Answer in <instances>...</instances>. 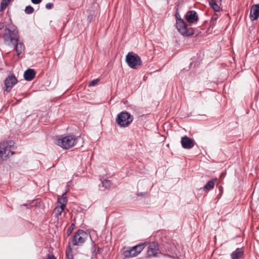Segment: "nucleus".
I'll use <instances>...</instances> for the list:
<instances>
[{"label":"nucleus","instance_id":"33","mask_svg":"<svg viewBox=\"0 0 259 259\" xmlns=\"http://www.w3.org/2000/svg\"><path fill=\"white\" fill-rule=\"evenodd\" d=\"M146 192H141L137 194V195L139 196H143L146 194Z\"/></svg>","mask_w":259,"mask_h":259},{"label":"nucleus","instance_id":"32","mask_svg":"<svg viewBox=\"0 0 259 259\" xmlns=\"http://www.w3.org/2000/svg\"><path fill=\"white\" fill-rule=\"evenodd\" d=\"M175 17H176V20H178L179 19H182L181 18V16H180V14L178 13H176L175 14Z\"/></svg>","mask_w":259,"mask_h":259},{"label":"nucleus","instance_id":"11","mask_svg":"<svg viewBox=\"0 0 259 259\" xmlns=\"http://www.w3.org/2000/svg\"><path fill=\"white\" fill-rule=\"evenodd\" d=\"M249 17L252 21H254L258 19L259 17V4L253 5L251 7Z\"/></svg>","mask_w":259,"mask_h":259},{"label":"nucleus","instance_id":"3","mask_svg":"<svg viewBox=\"0 0 259 259\" xmlns=\"http://www.w3.org/2000/svg\"><path fill=\"white\" fill-rule=\"evenodd\" d=\"M125 61L128 66L134 69H137L142 64L140 57L132 52L128 53L126 56Z\"/></svg>","mask_w":259,"mask_h":259},{"label":"nucleus","instance_id":"21","mask_svg":"<svg viewBox=\"0 0 259 259\" xmlns=\"http://www.w3.org/2000/svg\"><path fill=\"white\" fill-rule=\"evenodd\" d=\"M134 253H136L133 249V247H131L129 249L126 250L123 252V255L125 257L130 258L136 256L137 255H134Z\"/></svg>","mask_w":259,"mask_h":259},{"label":"nucleus","instance_id":"28","mask_svg":"<svg viewBox=\"0 0 259 259\" xmlns=\"http://www.w3.org/2000/svg\"><path fill=\"white\" fill-rule=\"evenodd\" d=\"M74 224H72L70 227L67 230V233L68 234V235H69L72 233V230L74 229Z\"/></svg>","mask_w":259,"mask_h":259},{"label":"nucleus","instance_id":"17","mask_svg":"<svg viewBox=\"0 0 259 259\" xmlns=\"http://www.w3.org/2000/svg\"><path fill=\"white\" fill-rule=\"evenodd\" d=\"M217 181V178L212 179L209 180L202 189L203 191H209L212 190L214 188L215 182Z\"/></svg>","mask_w":259,"mask_h":259},{"label":"nucleus","instance_id":"16","mask_svg":"<svg viewBox=\"0 0 259 259\" xmlns=\"http://www.w3.org/2000/svg\"><path fill=\"white\" fill-rule=\"evenodd\" d=\"M221 2L222 0H210L209 3L215 12H219L220 10V5H221Z\"/></svg>","mask_w":259,"mask_h":259},{"label":"nucleus","instance_id":"35","mask_svg":"<svg viewBox=\"0 0 259 259\" xmlns=\"http://www.w3.org/2000/svg\"><path fill=\"white\" fill-rule=\"evenodd\" d=\"M257 230H259V226L257 228Z\"/></svg>","mask_w":259,"mask_h":259},{"label":"nucleus","instance_id":"29","mask_svg":"<svg viewBox=\"0 0 259 259\" xmlns=\"http://www.w3.org/2000/svg\"><path fill=\"white\" fill-rule=\"evenodd\" d=\"M54 6V5L52 3H48L46 5V8L47 9H52Z\"/></svg>","mask_w":259,"mask_h":259},{"label":"nucleus","instance_id":"6","mask_svg":"<svg viewBox=\"0 0 259 259\" xmlns=\"http://www.w3.org/2000/svg\"><path fill=\"white\" fill-rule=\"evenodd\" d=\"M11 149V145L7 142L0 143V162L6 160L14 154Z\"/></svg>","mask_w":259,"mask_h":259},{"label":"nucleus","instance_id":"4","mask_svg":"<svg viewBox=\"0 0 259 259\" xmlns=\"http://www.w3.org/2000/svg\"><path fill=\"white\" fill-rule=\"evenodd\" d=\"M176 27L178 31L183 35L188 36L194 34L192 28H188L187 24L183 19H179L176 21Z\"/></svg>","mask_w":259,"mask_h":259},{"label":"nucleus","instance_id":"8","mask_svg":"<svg viewBox=\"0 0 259 259\" xmlns=\"http://www.w3.org/2000/svg\"><path fill=\"white\" fill-rule=\"evenodd\" d=\"M160 253L159 249L158 244L155 242H152L149 243L147 249V257L151 258L157 257Z\"/></svg>","mask_w":259,"mask_h":259},{"label":"nucleus","instance_id":"31","mask_svg":"<svg viewBox=\"0 0 259 259\" xmlns=\"http://www.w3.org/2000/svg\"><path fill=\"white\" fill-rule=\"evenodd\" d=\"M48 259H56L54 255L49 254L47 255Z\"/></svg>","mask_w":259,"mask_h":259},{"label":"nucleus","instance_id":"7","mask_svg":"<svg viewBox=\"0 0 259 259\" xmlns=\"http://www.w3.org/2000/svg\"><path fill=\"white\" fill-rule=\"evenodd\" d=\"M87 233L82 230H78L73 235L72 243L73 246L81 245L85 241Z\"/></svg>","mask_w":259,"mask_h":259},{"label":"nucleus","instance_id":"24","mask_svg":"<svg viewBox=\"0 0 259 259\" xmlns=\"http://www.w3.org/2000/svg\"><path fill=\"white\" fill-rule=\"evenodd\" d=\"M102 186L106 189L109 188L111 185V182L110 180H104L102 182Z\"/></svg>","mask_w":259,"mask_h":259},{"label":"nucleus","instance_id":"15","mask_svg":"<svg viewBox=\"0 0 259 259\" xmlns=\"http://www.w3.org/2000/svg\"><path fill=\"white\" fill-rule=\"evenodd\" d=\"M244 250L242 248H237L231 254V259H238L243 256Z\"/></svg>","mask_w":259,"mask_h":259},{"label":"nucleus","instance_id":"14","mask_svg":"<svg viewBox=\"0 0 259 259\" xmlns=\"http://www.w3.org/2000/svg\"><path fill=\"white\" fill-rule=\"evenodd\" d=\"M35 72L33 69H28L24 73V77L26 80H32L35 75Z\"/></svg>","mask_w":259,"mask_h":259},{"label":"nucleus","instance_id":"34","mask_svg":"<svg viewBox=\"0 0 259 259\" xmlns=\"http://www.w3.org/2000/svg\"><path fill=\"white\" fill-rule=\"evenodd\" d=\"M4 27V23L3 22H0V30L2 29Z\"/></svg>","mask_w":259,"mask_h":259},{"label":"nucleus","instance_id":"26","mask_svg":"<svg viewBox=\"0 0 259 259\" xmlns=\"http://www.w3.org/2000/svg\"><path fill=\"white\" fill-rule=\"evenodd\" d=\"M9 3L6 2V1L2 0L1 2L0 11H3L7 8L9 5Z\"/></svg>","mask_w":259,"mask_h":259},{"label":"nucleus","instance_id":"12","mask_svg":"<svg viewBox=\"0 0 259 259\" xmlns=\"http://www.w3.org/2000/svg\"><path fill=\"white\" fill-rule=\"evenodd\" d=\"M185 18L187 21L190 23H194L198 20V17L196 12L193 10L189 11L186 13Z\"/></svg>","mask_w":259,"mask_h":259},{"label":"nucleus","instance_id":"20","mask_svg":"<svg viewBox=\"0 0 259 259\" xmlns=\"http://www.w3.org/2000/svg\"><path fill=\"white\" fill-rule=\"evenodd\" d=\"M65 208L58 205L54 209V212L55 213V217L57 219V221L59 220V218L64 210Z\"/></svg>","mask_w":259,"mask_h":259},{"label":"nucleus","instance_id":"5","mask_svg":"<svg viewBox=\"0 0 259 259\" xmlns=\"http://www.w3.org/2000/svg\"><path fill=\"white\" fill-rule=\"evenodd\" d=\"M134 119V117L127 112H121L119 113L116 119V123L121 127L128 126Z\"/></svg>","mask_w":259,"mask_h":259},{"label":"nucleus","instance_id":"27","mask_svg":"<svg viewBox=\"0 0 259 259\" xmlns=\"http://www.w3.org/2000/svg\"><path fill=\"white\" fill-rule=\"evenodd\" d=\"M99 81V79H94L89 83V86H95L98 83Z\"/></svg>","mask_w":259,"mask_h":259},{"label":"nucleus","instance_id":"30","mask_svg":"<svg viewBox=\"0 0 259 259\" xmlns=\"http://www.w3.org/2000/svg\"><path fill=\"white\" fill-rule=\"evenodd\" d=\"M31 2L34 4H38L41 3L42 0H31Z\"/></svg>","mask_w":259,"mask_h":259},{"label":"nucleus","instance_id":"18","mask_svg":"<svg viewBox=\"0 0 259 259\" xmlns=\"http://www.w3.org/2000/svg\"><path fill=\"white\" fill-rule=\"evenodd\" d=\"M146 244V242L141 243L133 247V249L136 253H134V255H138L144 249Z\"/></svg>","mask_w":259,"mask_h":259},{"label":"nucleus","instance_id":"2","mask_svg":"<svg viewBox=\"0 0 259 259\" xmlns=\"http://www.w3.org/2000/svg\"><path fill=\"white\" fill-rule=\"evenodd\" d=\"M3 38L5 44L10 46L16 43L19 40L18 31L16 29L13 30L6 27L3 34Z\"/></svg>","mask_w":259,"mask_h":259},{"label":"nucleus","instance_id":"23","mask_svg":"<svg viewBox=\"0 0 259 259\" xmlns=\"http://www.w3.org/2000/svg\"><path fill=\"white\" fill-rule=\"evenodd\" d=\"M219 17V15L218 13V12H215L214 14L212 15L211 20H210V25L211 26H214L216 24V22L217 20L218 19Z\"/></svg>","mask_w":259,"mask_h":259},{"label":"nucleus","instance_id":"13","mask_svg":"<svg viewBox=\"0 0 259 259\" xmlns=\"http://www.w3.org/2000/svg\"><path fill=\"white\" fill-rule=\"evenodd\" d=\"M12 45L14 46V50L17 53V55L18 57L25 50L24 45L22 42L19 41V40H17L16 43H14Z\"/></svg>","mask_w":259,"mask_h":259},{"label":"nucleus","instance_id":"1","mask_svg":"<svg viewBox=\"0 0 259 259\" xmlns=\"http://www.w3.org/2000/svg\"><path fill=\"white\" fill-rule=\"evenodd\" d=\"M78 138L71 135H67L58 139L56 144L64 149H69L74 146L77 142Z\"/></svg>","mask_w":259,"mask_h":259},{"label":"nucleus","instance_id":"10","mask_svg":"<svg viewBox=\"0 0 259 259\" xmlns=\"http://www.w3.org/2000/svg\"><path fill=\"white\" fill-rule=\"evenodd\" d=\"M181 143L182 147L186 149H190L192 148L195 144V141L193 140L187 136L182 137Z\"/></svg>","mask_w":259,"mask_h":259},{"label":"nucleus","instance_id":"25","mask_svg":"<svg viewBox=\"0 0 259 259\" xmlns=\"http://www.w3.org/2000/svg\"><path fill=\"white\" fill-rule=\"evenodd\" d=\"M33 11H34V9L31 6H27L26 7L25 9V12L26 14H31L33 12Z\"/></svg>","mask_w":259,"mask_h":259},{"label":"nucleus","instance_id":"22","mask_svg":"<svg viewBox=\"0 0 259 259\" xmlns=\"http://www.w3.org/2000/svg\"><path fill=\"white\" fill-rule=\"evenodd\" d=\"M66 259H74L72 248L69 245L65 252Z\"/></svg>","mask_w":259,"mask_h":259},{"label":"nucleus","instance_id":"19","mask_svg":"<svg viewBox=\"0 0 259 259\" xmlns=\"http://www.w3.org/2000/svg\"><path fill=\"white\" fill-rule=\"evenodd\" d=\"M66 195V192L62 194L61 197L58 198L57 202L59 206H62L64 208H65L67 201Z\"/></svg>","mask_w":259,"mask_h":259},{"label":"nucleus","instance_id":"9","mask_svg":"<svg viewBox=\"0 0 259 259\" xmlns=\"http://www.w3.org/2000/svg\"><path fill=\"white\" fill-rule=\"evenodd\" d=\"M18 82V80L14 74L8 75L4 81V84L6 89L5 91L10 92L13 87Z\"/></svg>","mask_w":259,"mask_h":259}]
</instances>
